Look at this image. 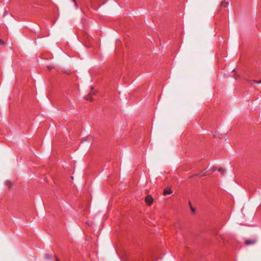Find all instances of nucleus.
I'll return each mask as SVG.
<instances>
[{"mask_svg":"<svg viewBox=\"0 0 261 261\" xmlns=\"http://www.w3.org/2000/svg\"><path fill=\"white\" fill-rule=\"evenodd\" d=\"M73 2L74 3L75 6L77 8V4L76 2L75 1V0H73Z\"/></svg>","mask_w":261,"mask_h":261,"instance_id":"obj_7","label":"nucleus"},{"mask_svg":"<svg viewBox=\"0 0 261 261\" xmlns=\"http://www.w3.org/2000/svg\"><path fill=\"white\" fill-rule=\"evenodd\" d=\"M145 201L148 205H150L153 202V198L151 195H148L145 197Z\"/></svg>","mask_w":261,"mask_h":261,"instance_id":"obj_1","label":"nucleus"},{"mask_svg":"<svg viewBox=\"0 0 261 261\" xmlns=\"http://www.w3.org/2000/svg\"><path fill=\"white\" fill-rule=\"evenodd\" d=\"M94 94H95V93L92 91V92H90V93H89L88 95H86L85 98L87 100L92 101L93 99L92 98V95H93Z\"/></svg>","mask_w":261,"mask_h":261,"instance_id":"obj_2","label":"nucleus"},{"mask_svg":"<svg viewBox=\"0 0 261 261\" xmlns=\"http://www.w3.org/2000/svg\"><path fill=\"white\" fill-rule=\"evenodd\" d=\"M204 174H201L200 176H204Z\"/></svg>","mask_w":261,"mask_h":261,"instance_id":"obj_12","label":"nucleus"},{"mask_svg":"<svg viewBox=\"0 0 261 261\" xmlns=\"http://www.w3.org/2000/svg\"><path fill=\"white\" fill-rule=\"evenodd\" d=\"M56 261H60L58 258H57Z\"/></svg>","mask_w":261,"mask_h":261,"instance_id":"obj_13","label":"nucleus"},{"mask_svg":"<svg viewBox=\"0 0 261 261\" xmlns=\"http://www.w3.org/2000/svg\"><path fill=\"white\" fill-rule=\"evenodd\" d=\"M53 257V255H50L49 257Z\"/></svg>","mask_w":261,"mask_h":261,"instance_id":"obj_14","label":"nucleus"},{"mask_svg":"<svg viewBox=\"0 0 261 261\" xmlns=\"http://www.w3.org/2000/svg\"><path fill=\"white\" fill-rule=\"evenodd\" d=\"M172 193L171 191L170 190H165L163 192V194L164 195H166L168 194H170Z\"/></svg>","mask_w":261,"mask_h":261,"instance_id":"obj_4","label":"nucleus"},{"mask_svg":"<svg viewBox=\"0 0 261 261\" xmlns=\"http://www.w3.org/2000/svg\"><path fill=\"white\" fill-rule=\"evenodd\" d=\"M218 171L221 172V173H222L224 172V170L222 168L219 169Z\"/></svg>","mask_w":261,"mask_h":261,"instance_id":"obj_6","label":"nucleus"},{"mask_svg":"<svg viewBox=\"0 0 261 261\" xmlns=\"http://www.w3.org/2000/svg\"><path fill=\"white\" fill-rule=\"evenodd\" d=\"M191 209H192V212L194 213L195 211V210L194 208H193L192 207H191Z\"/></svg>","mask_w":261,"mask_h":261,"instance_id":"obj_10","label":"nucleus"},{"mask_svg":"<svg viewBox=\"0 0 261 261\" xmlns=\"http://www.w3.org/2000/svg\"><path fill=\"white\" fill-rule=\"evenodd\" d=\"M4 43V42L3 41V40L0 39V44H3Z\"/></svg>","mask_w":261,"mask_h":261,"instance_id":"obj_9","label":"nucleus"},{"mask_svg":"<svg viewBox=\"0 0 261 261\" xmlns=\"http://www.w3.org/2000/svg\"><path fill=\"white\" fill-rule=\"evenodd\" d=\"M254 243V241H251L249 240H247L245 241V244L246 245H252V244H253Z\"/></svg>","mask_w":261,"mask_h":261,"instance_id":"obj_5","label":"nucleus"},{"mask_svg":"<svg viewBox=\"0 0 261 261\" xmlns=\"http://www.w3.org/2000/svg\"><path fill=\"white\" fill-rule=\"evenodd\" d=\"M254 82L258 84L261 83V81H254Z\"/></svg>","mask_w":261,"mask_h":261,"instance_id":"obj_8","label":"nucleus"},{"mask_svg":"<svg viewBox=\"0 0 261 261\" xmlns=\"http://www.w3.org/2000/svg\"><path fill=\"white\" fill-rule=\"evenodd\" d=\"M228 5V3L225 1L222 2L221 3V6L222 7H226Z\"/></svg>","mask_w":261,"mask_h":261,"instance_id":"obj_3","label":"nucleus"},{"mask_svg":"<svg viewBox=\"0 0 261 261\" xmlns=\"http://www.w3.org/2000/svg\"><path fill=\"white\" fill-rule=\"evenodd\" d=\"M45 257H46V258H49V257H48V256H47V255H45Z\"/></svg>","mask_w":261,"mask_h":261,"instance_id":"obj_11","label":"nucleus"}]
</instances>
